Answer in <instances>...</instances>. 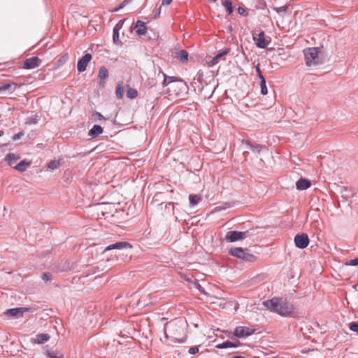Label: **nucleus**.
<instances>
[{
  "label": "nucleus",
  "instance_id": "1",
  "mask_svg": "<svg viewBox=\"0 0 358 358\" xmlns=\"http://www.w3.org/2000/svg\"><path fill=\"white\" fill-rule=\"evenodd\" d=\"M262 304L270 311L282 317H291L294 313V305L282 297H273L271 299L264 301Z\"/></svg>",
  "mask_w": 358,
  "mask_h": 358
},
{
  "label": "nucleus",
  "instance_id": "2",
  "mask_svg": "<svg viewBox=\"0 0 358 358\" xmlns=\"http://www.w3.org/2000/svg\"><path fill=\"white\" fill-rule=\"evenodd\" d=\"M320 50L318 48H307L303 50L306 65L308 66H316L320 64Z\"/></svg>",
  "mask_w": 358,
  "mask_h": 358
},
{
  "label": "nucleus",
  "instance_id": "3",
  "mask_svg": "<svg viewBox=\"0 0 358 358\" xmlns=\"http://www.w3.org/2000/svg\"><path fill=\"white\" fill-rule=\"evenodd\" d=\"M229 254L249 262H255L257 259V257L250 253V250L248 248H234L229 250Z\"/></svg>",
  "mask_w": 358,
  "mask_h": 358
},
{
  "label": "nucleus",
  "instance_id": "4",
  "mask_svg": "<svg viewBox=\"0 0 358 358\" xmlns=\"http://www.w3.org/2000/svg\"><path fill=\"white\" fill-rule=\"evenodd\" d=\"M248 231H229L225 235V241L228 243H234L243 240L246 237Z\"/></svg>",
  "mask_w": 358,
  "mask_h": 358
},
{
  "label": "nucleus",
  "instance_id": "5",
  "mask_svg": "<svg viewBox=\"0 0 358 358\" xmlns=\"http://www.w3.org/2000/svg\"><path fill=\"white\" fill-rule=\"evenodd\" d=\"M295 246L299 249H304L308 247L310 240L306 233L297 234L294 238Z\"/></svg>",
  "mask_w": 358,
  "mask_h": 358
},
{
  "label": "nucleus",
  "instance_id": "6",
  "mask_svg": "<svg viewBox=\"0 0 358 358\" xmlns=\"http://www.w3.org/2000/svg\"><path fill=\"white\" fill-rule=\"evenodd\" d=\"M253 40L256 45L259 48H266L269 44L270 41L265 39V34L264 31L261 30L257 34H252Z\"/></svg>",
  "mask_w": 358,
  "mask_h": 358
},
{
  "label": "nucleus",
  "instance_id": "7",
  "mask_svg": "<svg viewBox=\"0 0 358 358\" xmlns=\"http://www.w3.org/2000/svg\"><path fill=\"white\" fill-rule=\"evenodd\" d=\"M254 329H251L248 327L239 326L235 329L234 335L237 338H244L251 336L252 334H254Z\"/></svg>",
  "mask_w": 358,
  "mask_h": 358
},
{
  "label": "nucleus",
  "instance_id": "8",
  "mask_svg": "<svg viewBox=\"0 0 358 358\" xmlns=\"http://www.w3.org/2000/svg\"><path fill=\"white\" fill-rule=\"evenodd\" d=\"M132 248L131 245L126 241H119L115 243L110 244L108 245L103 251V253H105L108 251L112 250H124V249H131Z\"/></svg>",
  "mask_w": 358,
  "mask_h": 358
},
{
  "label": "nucleus",
  "instance_id": "9",
  "mask_svg": "<svg viewBox=\"0 0 358 358\" xmlns=\"http://www.w3.org/2000/svg\"><path fill=\"white\" fill-rule=\"evenodd\" d=\"M29 310V308L25 307L10 308L6 310L5 314L15 318H19L22 317L23 314Z\"/></svg>",
  "mask_w": 358,
  "mask_h": 358
},
{
  "label": "nucleus",
  "instance_id": "10",
  "mask_svg": "<svg viewBox=\"0 0 358 358\" xmlns=\"http://www.w3.org/2000/svg\"><path fill=\"white\" fill-rule=\"evenodd\" d=\"M92 59V55L90 53L85 54L78 62L77 69L79 72H83L86 70L87 64Z\"/></svg>",
  "mask_w": 358,
  "mask_h": 358
},
{
  "label": "nucleus",
  "instance_id": "11",
  "mask_svg": "<svg viewBox=\"0 0 358 358\" xmlns=\"http://www.w3.org/2000/svg\"><path fill=\"white\" fill-rule=\"evenodd\" d=\"M41 59L37 57L27 59L24 62V68L27 69H34L40 65Z\"/></svg>",
  "mask_w": 358,
  "mask_h": 358
},
{
  "label": "nucleus",
  "instance_id": "12",
  "mask_svg": "<svg viewBox=\"0 0 358 358\" xmlns=\"http://www.w3.org/2000/svg\"><path fill=\"white\" fill-rule=\"evenodd\" d=\"M18 87V85L14 82H8L5 83L0 84V92H8V94H11L13 92L16 88Z\"/></svg>",
  "mask_w": 358,
  "mask_h": 358
},
{
  "label": "nucleus",
  "instance_id": "13",
  "mask_svg": "<svg viewBox=\"0 0 358 358\" xmlns=\"http://www.w3.org/2000/svg\"><path fill=\"white\" fill-rule=\"evenodd\" d=\"M310 182L308 179L303 178H300L296 182V189L299 191L307 189L308 187H310Z\"/></svg>",
  "mask_w": 358,
  "mask_h": 358
},
{
  "label": "nucleus",
  "instance_id": "14",
  "mask_svg": "<svg viewBox=\"0 0 358 358\" xmlns=\"http://www.w3.org/2000/svg\"><path fill=\"white\" fill-rule=\"evenodd\" d=\"M135 29L137 35H145L147 32V27L145 26V23L141 20H138L135 25Z\"/></svg>",
  "mask_w": 358,
  "mask_h": 358
},
{
  "label": "nucleus",
  "instance_id": "15",
  "mask_svg": "<svg viewBox=\"0 0 358 358\" xmlns=\"http://www.w3.org/2000/svg\"><path fill=\"white\" fill-rule=\"evenodd\" d=\"M108 77V71L105 66H101L99 71L98 80L99 84L103 83Z\"/></svg>",
  "mask_w": 358,
  "mask_h": 358
},
{
  "label": "nucleus",
  "instance_id": "16",
  "mask_svg": "<svg viewBox=\"0 0 358 358\" xmlns=\"http://www.w3.org/2000/svg\"><path fill=\"white\" fill-rule=\"evenodd\" d=\"M19 159H20V156L16 155L13 153H8L6 156V158H5L8 164L10 165V166H13V167H14V166H15V164Z\"/></svg>",
  "mask_w": 358,
  "mask_h": 358
},
{
  "label": "nucleus",
  "instance_id": "17",
  "mask_svg": "<svg viewBox=\"0 0 358 358\" xmlns=\"http://www.w3.org/2000/svg\"><path fill=\"white\" fill-rule=\"evenodd\" d=\"M45 354L48 358H64V355L62 352L53 349L46 350Z\"/></svg>",
  "mask_w": 358,
  "mask_h": 358
},
{
  "label": "nucleus",
  "instance_id": "18",
  "mask_svg": "<svg viewBox=\"0 0 358 358\" xmlns=\"http://www.w3.org/2000/svg\"><path fill=\"white\" fill-rule=\"evenodd\" d=\"M176 58L181 62H185L188 59V52L185 50H180Z\"/></svg>",
  "mask_w": 358,
  "mask_h": 358
},
{
  "label": "nucleus",
  "instance_id": "19",
  "mask_svg": "<svg viewBox=\"0 0 358 358\" xmlns=\"http://www.w3.org/2000/svg\"><path fill=\"white\" fill-rule=\"evenodd\" d=\"M50 339V336L47 334H39L36 336V342L38 344H43Z\"/></svg>",
  "mask_w": 358,
  "mask_h": 358
},
{
  "label": "nucleus",
  "instance_id": "20",
  "mask_svg": "<svg viewBox=\"0 0 358 358\" xmlns=\"http://www.w3.org/2000/svg\"><path fill=\"white\" fill-rule=\"evenodd\" d=\"M30 165V163L27 162L26 160H22L19 164L14 166V169L19 171H24L27 166Z\"/></svg>",
  "mask_w": 358,
  "mask_h": 358
},
{
  "label": "nucleus",
  "instance_id": "21",
  "mask_svg": "<svg viewBox=\"0 0 358 358\" xmlns=\"http://www.w3.org/2000/svg\"><path fill=\"white\" fill-rule=\"evenodd\" d=\"M201 199V196L197 194H190L189 196V203L192 206L197 205Z\"/></svg>",
  "mask_w": 358,
  "mask_h": 358
},
{
  "label": "nucleus",
  "instance_id": "22",
  "mask_svg": "<svg viewBox=\"0 0 358 358\" xmlns=\"http://www.w3.org/2000/svg\"><path fill=\"white\" fill-rule=\"evenodd\" d=\"M229 52V50H224L222 51V52H220L219 54L216 55L215 57H213V59H211V61L210 62V64L213 66L216 64L218 63L220 59L227 55V53Z\"/></svg>",
  "mask_w": 358,
  "mask_h": 358
},
{
  "label": "nucleus",
  "instance_id": "23",
  "mask_svg": "<svg viewBox=\"0 0 358 358\" xmlns=\"http://www.w3.org/2000/svg\"><path fill=\"white\" fill-rule=\"evenodd\" d=\"M124 94V87H123V83L120 82L117 83V87L115 90V95L117 99H120L123 97Z\"/></svg>",
  "mask_w": 358,
  "mask_h": 358
},
{
  "label": "nucleus",
  "instance_id": "24",
  "mask_svg": "<svg viewBox=\"0 0 358 358\" xmlns=\"http://www.w3.org/2000/svg\"><path fill=\"white\" fill-rule=\"evenodd\" d=\"M127 96L130 99H135L138 95L137 90L130 87L129 85H127Z\"/></svg>",
  "mask_w": 358,
  "mask_h": 358
},
{
  "label": "nucleus",
  "instance_id": "25",
  "mask_svg": "<svg viewBox=\"0 0 358 358\" xmlns=\"http://www.w3.org/2000/svg\"><path fill=\"white\" fill-rule=\"evenodd\" d=\"M103 132V129L100 125H94V127L89 131L88 134H101Z\"/></svg>",
  "mask_w": 358,
  "mask_h": 358
},
{
  "label": "nucleus",
  "instance_id": "26",
  "mask_svg": "<svg viewBox=\"0 0 358 358\" xmlns=\"http://www.w3.org/2000/svg\"><path fill=\"white\" fill-rule=\"evenodd\" d=\"M61 159L52 160L48 164V168L50 170H55L57 169L60 165Z\"/></svg>",
  "mask_w": 358,
  "mask_h": 358
},
{
  "label": "nucleus",
  "instance_id": "27",
  "mask_svg": "<svg viewBox=\"0 0 358 358\" xmlns=\"http://www.w3.org/2000/svg\"><path fill=\"white\" fill-rule=\"evenodd\" d=\"M222 5L229 14H231L233 12L232 2L230 0H225L222 2Z\"/></svg>",
  "mask_w": 358,
  "mask_h": 358
},
{
  "label": "nucleus",
  "instance_id": "28",
  "mask_svg": "<svg viewBox=\"0 0 358 358\" xmlns=\"http://www.w3.org/2000/svg\"><path fill=\"white\" fill-rule=\"evenodd\" d=\"M231 345H232V342L230 341H226L222 342V343L216 345L215 348L217 349H226L231 348Z\"/></svg>",
  "mask_w": 358,
  "mask_h": 358
},
{
  "label": "nucleus",
  "instance_id": "29",
  "mask_svg": "<svg viewBox=\"0 0 358 358\" xmlns=\"http://www.w3.org/2000/svg\"><path fill=\"white\" fill-rule=\"evenodd\" d=\"M162 73L164 77V81L162 83L164 87L167 86L169 83L174 82L176 80L175 77H169V76H167L165 73Z\"/></svg>",
  "mask_w": 358,
  "mask_h": 358
},
{
  "label": "nucleus",
  "instance_id": "30",
  "mask_svg": "<svg viewBox=\"0 0 358 358\" xmlns=\"http://www.w3.org/2000/svg\"><path fill=\"white\" fill-rule=\"evenodd\" d=\"M260 87H261V93L263 95H266L268 93L267 87L266 85V80L264 78H262V80H260Z\"/></svg>",
  "mask_w": 358,
  "mask_h": 358
},
{
  "label": "nucleus",
  "instance_id": "31",
  "mask_svg": "<svg viewBox=\"0 0 358 358\" xmlns=\"http://www.w3.org/2000/svg\"><path fill=\"white\" fill-rule=\"evenodd\" d=\"M349 329L358 333V322H352L348 324Z\"/></svg>",
  "mask_w": 358,
  "mask_h": 358
},
{
  "label": "nucleus",
  "instance_id": "32",
  "mask_svg": "<svg viewBox=\"0 0 358 358\" xmlns=\"http://www.w3.org/2000/svg\"><path fill=\"white\" fill-rule=\"evenodd\" d=\"M131 0H124L117 7L113 8L112 10L113 12H117L120 9L123 8L126 5H127Z\"/></svg>",
  "mask_w": 358,
  "mask_h": 358
},
{
  "label": "nucleus",
  "instance_id": "33",
  "mask_svg": "<svg viewBox=\"0 0 358 358\" xmlns=\"http://www.w3.org/2000/svg\"><path fill=\"white\" fill-rule=\"evenodd\" d=\"M113 40L115 44H118L120 42L119 39V31L113 29Z\"/></svg>",
  "mask_w": 358,
  "mask_h": 358
},
{
  "label": "nucleus",
  "instance_id": "34",
  "mask_svg": "<svg viewBox=\"0 0 358 358\" xmlns=\"http://www.w3.org/2000/svg\"><path fill=\"white\" fill-rule=\"evenodd\" d=\"M162 5L159 8H155L153 10L152 15L153 18L157 19L160 16Z\"/></svg>",
  "mask_w": 358,
  "mask_h": 358
},
{
  "label": "nucleus",
  "instance_id": "35",
  "mask_svg": "<svg viewBox=\"0 0 358 358\" xmlns=\"http://www.w3.org/2000/svg\"><path fill=\"white\" fill-rule=\"evenodd\" d=\"M125 20H120L116 24L115 26L114 27L113 29L115 30V31H120V30L122 29L123 24H124V22Z\"/></svg>",
  "mask_w": 358,
  "mask_h": 358
},
{
  "label": "nucleus",
  "instance_id": "36",
  "mask_svg": "<svg viewBox=\"0 0 358 358\" xmlns=\"http://www.w3.org/2000/svg\"><path fill=\"white\" fill-rule=\"evenodd\" d=\"M345 265L348 266H358V258H355L352 259H350L345 263Z\"/></svg>",
  "mask_w": 358,
  "mask_h": 358
},
{
  "label": "nucleus",
  "instance_id": "37",
  "mask_svg": "<svg viewBox=\"0 0 358 358\" xmlns=\"http://www.w3.org/2000/svg\"><path fill=\"white\" fill-rule=\"evenodd\" d=\"M51 277L52 275L50 273H43L41 276L43 280L45 282L50 281L51 280Z\"/></svg>",
  "mask_w": 358,
  "mask_h": 358
},
{
  "label": "nucleus",
  "instance_id": "38",
  "mask_svg": "<svg viewBox=\"0 0 358 358\" xmlns=\"http://www.w3.org/2000/svg\"><path fill=\"white\" fill-rule=\"evenodd\" d=\"M199 352V347L198 346H193L189 348L188 352L190 355H195Z\"/></svg>",
  "mask_w": 358,
  "mask_h": 358
},
{
  "label": "nucleus",
  "instance_id": "39",
  "mask_svg": "<svg viewBox=\"0 0 358 358\" xmlns=\"http://www.w3.org/2000/svg\"><path fill=\"white\" fill-rule=\"evenodd\" d=\"M248 144V145L251 148V149L252 150H257V151H260L261 149L262 148V145H259V144H257L256 145H252L250 143H247Z\"/></svg>",
  "mask_w": 358,
  "mask_h": 358
},
{
  "label": "nucleus",
  "instance_id": "40",
  "mask_svg": "<svg viewBox=\"0 0 358 358\" xmlns=\"http://www.w3.org/2000/svg\"><path fill=\"white\" fill-rule=\"evenodd\" d=\"M287 8H288L287 6H280L278 8H275V9L278 13H281L286 12L287 10Z\"/></svg>",
  "mask_w": 358,
  "mask_h": 358
},
{
  "label": "nucleus",
  "instance_id": "41",
  "mask_svg": "<svg viewBox=\"0 0 358 358\" xmlns=\"http://www.w3.org/2000/svg\"><path fill=\"white\" fill-rule=\"evenodd\" d=\"M256 71L258 73V76H259L260 80H262V78H264V77L263 76L262 73L260 70L259 64H257V66H256Z\"/></svg>",
  "mask_w": 358,
  "mask_h": 358
},
{
  "label": "nucleus",
  "instance_id": "42",
  "mask_svg": "<svg viewBox=\"0 0 358 358\" xmlns=\"http://www.w3.org/2000/svg\"><path fill=\"white\" fill-rule=\"evenodd\" d=\"M238 13L241 15H243V16L247 15L246 10H245L243 8H242V7H238Z\"/></svg>",
  "mask_w": 358,
  "mask_h": 358
},
{
  "label": "nucleus",
  "instance_id": "43",
  "mask_svg": "<svg viewBox=\"0 0 358 358\" xmlns=\"http://www.w3.org/2000/svg\"><path fill=\"white\" fill-rule=\"evenodd\" d=\"M173 0H162V6H169Z\"/></svg>",
  "mask_w": 358,
  "mask_h": 358
},
{
  "label": "nucleus",
  "instance_id": "44",
  "mask_svg": "<svg viewBox=\"0 0 358 358\" xmlns=\"http://www.w3.org/2000/svg\"><path fill=\"white\" fill-rule=\"evenodd\" d=\"M173 324V322H168V323H166L165 325H164V331H166V329L167 327H169V326L172 325ZM165 334V336L167 338V334H166V332L164 333Z\"/></svg>",
  "mask_w": 358,
  "mask_h": 358
},
{
  "label": "nucleus",
  "instance_id": "45",
  "mask_svg": "<svg viewBox=\"0 0 358 358\" xmlns=\"http://www.w3.org/2000/svg\"><path fill=\"white\" fill-rule=\"evenodd\" d=\"M240 344V342L237 341L236 342H232V345H231V348H237Z\"/></svg>",
  "mask_w": 358,
  "mask_h": 358
},
{
  "label": "nucleus",
  "instance_id": "46",
  "mask_svg": "<svg viewBox=\"0 0 358 358\" xmlns=\"http://www.w3.org/2000/svg\"><path fill=\"white\" fill-rule=\"evenodd\" d=\"M196 288L198 289L199 291L204 292V289L201 286L200 284H196Z\"/></svg>",
  "mask_w": 358,
  "mask_h": 358
},
{
  "label": "nucleus",
  "instance_id": "47",
  "mask_svg": "<svg viewBox=\"0 0 358 358\" xmlns=\"http://www.w3.org/2000/svg\"><path fill=\"white\" fill-rule=\"evenodd\" d=\"M21 136H13V141H17V140H19V139H20Z\"/></svg>",
  "mask_w": 358,
  "mask_h": 358
},
{
  "label": "nucleus",
  "instance_id": "48",
  "mask_svg": "<svg viewBox=\"0 0 358 358\" xmlns=\"http://www.w3.org/2000/svg\"><path fill=\"white\" fill-rule=\"evenodd\" d=\"M95 115H96V116H97V117H99V120H101V119L103 118V115H102L101 113H97V112H96V113H95Z\"/></svg>",
  "mask_w": 358,
  "mask_h": 358
},
{
  "label": "nucleus",
  "instance_id": "49",
  "mask_svg": "<svg viewBox=\"0 0 358 358\" xmlns=\"http://www.w3.org/2000/svg\"><path fill=\"white\" fill-rule=\"evenodd\" d=\"M232 358H246V357L241 356V355H236V356H234Z\"/></svg>",
  "mask_w": 358,
  "mask_h": 358
},
{
  "label": "nucleus",
  "instance_id": "50",
  "mask_svg": "<svg viewBox=\"0 0 358 358\" xmlns=\"http://www.w3.org/2000/svg\"><path fill=\"white\" fill-rule=\"evenodd\" d=\"M229 207H230V205L228 203H226V206L220 208V209H227V208H229Z\"/></svg>",
  "mask_w": 358,
  "mask_h": 358
},
{
  "label": "nucleus",
  "instance_id": "51",
  "mask_svg": "<svg viewBox=\"0 0 358 358\" xmlns=\"http://www.w3.org/2000/svg\"><path fill=\"white\" fill-rule=\"evenodd\" d=\"M27 122L29 123V124H32V123L35 124V123H36V121H35L34 120H32L31 121H29Z\"/></svg>",
  "mask_w": 358,
  "mask_h": 358
},
{
  "label": "nucleus",
  "instance_id": "52",
  "mask_svg": "<svg viewBox=\"0 0 358 358\" xmlns=\"http://www.w3.org/2000/svg\"><path fill=\"white\" fill-rule=\"evenodd\" d=\"M91 136V138H93L96 137L97 136L93 135V136ZM89 139H90V138Z\"/></svg>",
  "mask_w": 358,
  "mask_h": 358
},
{
  "label": "nucleus",
  "instance_id": "53",
  "mask_svg": "<svg viewBox=\"0 0 358 358\" xmlns=\"http://www.w3.org/2000/svg\"><path fill=\"white\" fill-rule=\"evenodd\" d=\"M17 134L20 135V134H22V132H19Z\"/></svg>",
  "mask_w": 358,
  "mask_h": 358
},
{
  "label": "nucleus",
  "instance_id": "54",
  "mask_svg": "<svg viewBox=\"0 0 358 358\" xmlns=\"http://www.w3.org/2000/svg\"><path fill=\"white\" fill-rule=\"evenodd\" d=\"M0 134H1V131H0Z\"/></svg>",
  "mask_w": 358,
  "mask_h": 358
},
{
  "label": "nucleus",
  "instance_id": "55",
  "mask_svg": "<svg viewBox=\"0 0 358 358\" xmlns=\"http://www.w3.org/2000/svg\"><path fill=\"white\" fill-rule=\"evenodd\" d=\"M246 358H248V357H246Z\"/></svg>",
  "mask_w": 358,
  "mask_h": 358
}]
</instances>
